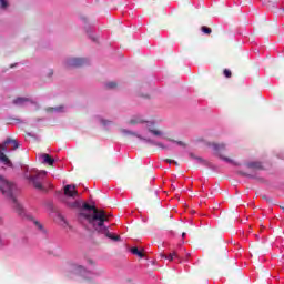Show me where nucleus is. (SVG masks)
Returning <instances> with one entry per match:
<instances>
[{
	"instance_id": "30",
	"label": "nucleus",
	"mask_w": 284,
	"mask_h": 284,
	"mask_svg": "<svg viewBox=\"0 0 284 284\" xmlns=\"http://www.w3.org/2000/svg\"><path fill=\"white\" fill-rule=\"evenodd\" d=\"M185 234H186V233H182V237H183V239H185Z\"/></svg>"
},
{
	"instance_id": "28",
	"label": "nucleus",
	"mask_w": 284,
	"mask_h": 284,
	"mask_svg": "<svg viewBox=\"0 0 284 284\" xmlns=\"http://www.w3.org/2000/svg\"><path fill=\"white\" fill-rule=\"evenodd\" d=\"M166 163H174V165H179V162L174 161V160H170V159H166L165 160Z\"/></svg>"
},
{
	"instance_id": "9",
	"label": "nucleus",
	"mask_w": 284,
	"mask_h": 284,
	"mask_svg": "<svg viewBox=\"0 0 284 284\" xmlns=\"http://www.w3.org/2000/svg\"><path fill=\"white\" fill-rule=\"evenodd\" d=\"M33 103L34 101L32 99L26 97H19L13 100V104L19 105L20 108H23L26 105H33Z\"/></svg>"
},
{
	"instance_id": "13",
	"label": "nucleus",
	"mask_w": 284,
	"mask_h": 284,
	"mask_svg": "<svg viewBox=\"0 0 284 284\" xmlns=\"http://www.w3.org/2000/svg\"><path fill=\"white\" fill-rule=\"evenodd\" d=\"M247 168H252L253 170H263V162H260V161L248 162Z\"/></svg>"
},
{
	"instance_id": "31",
	"label": "nucleus",
	"mask_w": 284,
	"mask_h": 284,
	"mask_svg": "<svg viewBox=\"0 0 284 284\" xmlns=\"http://www.w3.org/2000/svg\"><path fill=\"white\" fill-rule=\"evenodd\" d=\"M49 187H52V185H51V184H49Z\"/></svg>"
},
{
	"instance_id": "1",
	"label": "nucleus",
	"mask_w": 284,
	"mask_h": 284,
	"mask_svg": "<svg viewBox=\"0 0 284 284\" xmlns=\"http://www.w3.org/2000/svg\"><path fill=\"white\" fill-rule=\"evenodd\" d=\"M77 199H79L77 186L67 184L64 186V203L68 207H80V223L84 225L87 230H93L94 232H98V234L111 239V241H121V236L113 235L112 232H110V226L106 224L110 221V214Z\"/></svg>"
},
{
	"instance_id": "29",
	"label": "nucleus",
	"mask_w": 284,
	"mask_h": 284,
	"mask_svg": "<svg viewBox=\"0 0 284 284\" xmlns=\"http://www.w3.org/2000/svg\"><path fill=\"white\" fill-rule=\"evenodd\" d=\"M34 223H36L38 230H43V225H41V223H39V222H34Z\"/></svg>"
},
{
	"instance_id": "27",
	"label": "nucleus",
	"mask_w": 284,
	"mask_h": 284,
	"mask_svg": "<svg viewBox=\"0 0 284 284\" xmlns=\"http://www.w3.org/2000/svg\"><path fill=\"white\" fill-rule=\"evenodd\" d=\"M224 75L226 77V79H230V77H232V71L231 70H224Z\"/></svg>"
},
{
	"instance_id": "4",
	"label": "nucleus",
	"mask_w": 284,
	"mask_h": 284,
	"mask_svg": "<svg viewBox=\"0 0 284 284\" xmlns=\"http://www.w3.org/2000/svg\"><path fill=\"white\" fill-rule=\"evenodd\" d=\"M68 271L77 276H80V278H83V281H87V283L90 284H99L97 278L103 274V271L101 270L90 271L88 267L78 263L69 264Z\"/></svg>"
},
{
	"instance_id": "14",
	"label": "nucleus",
	"mask_w": 284,
	"mask_h": 284,
	"mask_svg": "<svg viewBox=\"0 0 284 284\" xmlns=\"http://www.w3.org/2000/svg\"><path fill=\"white\" fill-rule=\"evenodd\" d=\"M41 159L43 160V163H48L49 165H54V159H52L48 154H42Z\"/></svg>"
},
{
	"instance_id": "2",
	"label": "nucleus",
	"mask_w": 284,
	"mask_h": 284,
	"mask_svg": "<svg viewBox=\"0 0 284 284\" xmlns=\"http://www.w3.org/2000/svg\"><path fill=\"white\" fill-rule=\"evenodd\" d=\"M126 125H131L133 128L136 125H143L140 130H144V134H148L149 132V134L155 139H168V130H165L164 126L156 125V122L154 121H148L143 114L132 115L128 120Z\"/></svg>"
},
{
	"instance_id": "18",
	"label": "nucleus",
	"mask_w": 284,
	"mask_h": 284,
	"mask_svg": "<svg viewBox=\"0 0 284 284\" xmlns=\"http://www.w3.org/2000/svg\"><path fill=\"white\" fill-rule=\"evenodd\" d=\"M99 123L103 125V128H110L112 125V121L103 119V118H98Z\"/></svg>"
},
{
	"instance_id": "25",
	"label": "nucleus",
	"mask_w": 284,
	"mask_h": 284,
	"mask_svg": "<svg viewBox=\"0 0 284 284\" xmlns=\"http://www.w3.org/2000/svg\"><path fill=\"white\" fill-rule=\"evenodd\" d=\"M201 30L202 32H204V34H212V29H210L209 27H202Z\"/></svg>"
},
{
	"instance_id": "21",
	"label": "nucleus",
	"mask_w": 284,
	"mask_h": 284,
	"mask_svg": "<svg viewBox=\"0 0 284 284\" xmlns=\"http://www.w3.org/2000/svg\"><path fill=\"white\" fill-rule=\"evenodd\" d=\"M146 143H150L151 145H155L156 148H161V150H165V144L161 142H154V140H152V142H146Z\"/></svg>"
},
{
	"instance_id": "20",
	"label": "nucleus",
	"mask_w": 284,
	"mask_h": 284,
	"mask_svg": "<svg viewBox=\"0 0 284 284\" xmlns=\"http://www.w3.org/2000/svg\"><path fill=\"white\" fill-rule=\"evenodd\" d=\"M132 254H134L135 256H139L140 258H143V252L139 251L138 247H132L131 248Z\"/></svg>"
},
{
	"instance_id": "17",
	"label": "nucleus",
	"mask_w": 284,
	"mask_h": 284,
	"mask_svg": "<svg viewBox=\"0 0 284 284\" xmlns=\"http://www.w3.org/2000/svg\"><path fill=\"white\" fill-rule=\"evenodd\" d=\"M161 258H166V261H174V258H179V255L176 253H171L169 255L161 254Z\"/></svg>"
},
{
	"instance_id": "19",
	"label": "nucleus",
	"mask_w": 284,
	"mask_h": 284,
	"mask_svg": "<svg viewBox=\"0 0 284 284\" xmlns=\"http://www.w3.org/2000/svg\"><path fill=\"white\" fill-rule=\"evenodd\" d=\"M220 159H222V161H225V163H230L231 165H239V164L236 163V161H234V160L231 159V158L220 155Z\"/></svg>"
},
{
	"instance_id": "26",
	"label": "nucleus",
	"mask_w": 284,
	"mask_h": 284,
	"mask_svg": "<svg viewBox=\"0 0 284 284\" xmlns=\"http://www.w3.org/2000/svg\"><path fill=\"white\" fill-rule=\"evenodd\" d=\"M191 159H194L195 161H197V163H204L202 158H199V156H196L194 154H191Z\"/></svg>"
},
{
	"instance_id": "5",
	"label": "nucleus",
	"mask_w": 284,
	"mask_h": 284,
	"mask_svg": "<svg viewBox=\"0 0 284 284\" xmlns=\"http://www.w3.org/2000/svg\"><path fill=\"white\" fill-rule=\"evenodd\" d=\"M0 191L2 192L3 196L13 203V207L18 211V213L23 214V206H21V204H19L17 201V185L6 180V178L0 176Z\"/></svg>"
},
{
	"instance_id": "24",
	"label": "nucleus",
	"mask_w": 284,
	"mask_h": 284,
	"mask_svg": "<svg viewBox=\"0 0 284 284\" xmlns=\"http://www.w3.org/2000/svg\"><path fill=\"white\" fill-rule=\"evenodd\" d=\"M106 88H109L110 90H114V88H116V82L114 81L106 82Z\"/></svg>"
},
{
	"instance_id": "10",
	"label": "nucleus",
	"mask_w": 284,
	"mask_h": 284,
	"mask_svg": "<svg viewBox=\"0 0 284 284\" xmlns=\"http://www.w3.org/2000/svg\"><path fill=\"white\" fill-rule=\"evenodd\" d=\"M68 108L65 105H58V106H50L45 109V112L49 114H63V112H67Z\"/></svg>"
},
{
	"instance_id": "6",
	"label": "nucleus",
	"mask_w": 284,
	"mask_h": 284,
	"mask_svg": "<svg viewBox=\"0 0 284 284\" xmlns=\"http://www.w3.org/2000/svg\"><path fill=\"white\" fill-rule=\"evenodd\" d=\"M8 148H11V150H17V148H19V143H17V140L7 139L4 143L0 144L1 163H3V165H7V168H12V162L4 153V152H8Z\"/></svg>"
},
{
	"instance_id": "7",
	"label": "nucleus",
	"mask_w": 284,
	"mask_h": 284,
	"mask_svg": "<svg viewBox=\"0 0 284 284\" xmlns=\"http://www.w3.org/2000/svg\"><path fill=\"white\" fill-rule=\"evenodd\" d=\"M119 134L121 136H134L135 139H139V141H143L144 143H152V139L145 134V130H130L125 128L118 129Z\"/></svg>"
},
{
	"instance_id": "16",
	"label": "nucleus",
	"mask_w": 284,
	"mask_h": 284,
	"mask_svg": "<svg viewBox=\"0 0 284 284\" xmlns=\"http://www.w3.org/2000/svg\"><path fill=\"white\" fill-rule=\"evenodd\" d=\"M8 245V239L6 233L0 232V247H6Z\"/></svg>"
},
{
	"instance_id": "11",
	"label": "nucleus",
	"mask_w": 284,
	"mask_h": 284,
	"mask_svg": "<svg viewBox=\"0 0 284 284\" xmlns=\"http://www.w3.org/2000/svg\"><path fill=\"white\" fill-rule=\"evenodd\" d=\"M211 148L213 151H215L216 154H221V152H225L227 150V144L221 142V143H212Z\"/></svg>"
},
{
	"instance_id": "3",
	"label": "nucleus",
	"mask_w": 284,
	"mask_h": 284,
	"mask_svg": "<svg viewBox=\"0 0 284 284\" xmlns=\"http://www.w3.org/2000/svg\"><path fill=\"white\" fill-rule=\"evenodd\" d=\"M23 178L29 181L36 190H41L42 192H48V187H45L43 180L48 176V171H39L37 169H32L28 165H22Z\"/></svg>"
},
{
	"instance_id": "15",
	"label": "nucleus",
	"mask_w": 284,
	"mask_h": 284,
	"mask_svg": "<svg viewBox=\"0 0 284 284\" xmlns=\"http://www.w3.org/2000/svg\"><path fill=\"white\" fill-rule=\"evenodd\" d=\"M10 8V0H0V10L6 12Z\"/></svg>"
},
{
	"instance_id": "12",
	"label": "nucleus",
	"mask_w": 284,
	"mask_h": 284,
	"mask_svg": "<svg viewBox=\"0 0 284 284\" xmlns=\"http://www.w3.org/2000/svg\"><path fill=\"white\" fill-rule=\"evenodd\" d=\"M158 139H163L164 141H169L170 143H176V145H180V148H185V142L171 139L170 133H168V131H166V138H158Z\"/></svg>"
},
{
	"instance_id": "23",
	"label": "nucleus",
	"mask_w": 284,
	"mask_h": 284,
	"mask_svg": "<svg viewBox=\"0 0 284 284\" xmlns=\"http://www.w3.org/2000/svg\"><path fill=\"white\" fill-rule=\"evenodd\" d=\"M45 77H47V79H50L51 77H54V70L48 69L45 71Z\"/></svg>"
},
{
	"instance_id": "8",
	"label": "nucleus",
	"mask_w": 284,
	"mask_h": 284,
	"mask_svg": "<svg viewBox=\"0 0 284 284\" xmlns=\"http://www.w3.org/2000/svg\"><path fill=\"white\" fill-rule=\"evenodd\" d=\"M88 63V60L85 58H67L64 60L65 68H81V65H85Z\"/></svg>"
},
{
	"instance_id": "22",
	"label": "nucleus",
	"mask_w": 284,
	"mask_h": 284,
	"mask_svg": "<svg viewBox=\"0 0 284 284\" xmlns=\"http://www.w3.org/2000/svg\"><path fill=\"white\" fill-rule=\"evenodd\" d=\"M87 265H89V267H97V262L92 258H87Z\"/></svg>"
},
{
	"instance_id": "32",
	"label": "nucleus",
	"mask_w": 284,
	"mask_h": 284,
	"mask_svg": "<svg viewBox=\"0 0 284 284\" xmlns=\"http://www.w3.org/2000/svg\"><path fill=\"white\" fill-rule=\"evenodd\" d=\"M0 225H1V217H0Z\"/></svg>"
}]
</instances>
